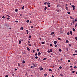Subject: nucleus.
Instances as JSON below:
<instances>
[{"mask_svg": "<svg viewBox=\"0 0 77 77\" xmlns=\"http://www.w3.org/2000/svg\"><path fill=\"white\" fill-rule=\"evenodd\" d=\"M4 26H6L7 27L9 26L8 24H7L6 23H5V24H4Z\"/></svg>", "mask_w": 77, "mask_h": 77, "instance_id": "nucleus-1", "label": "nucleus"}, {"mask_svg": "<svg viewBox=\"0 0 77 77\" xmlns=\"http://www.w3.org/2000/svg\"><path fill=\"white\" fill-rule=\"evenodd\" d=\"M37 64L36 63L34 64V65L33 66V67L34 68V67H36L37 66Z\"/></svg>", "mask_w": 77, "mask_h": 77, "instance_id": "nucleus-2", "label": "nucleus"}, {"mask_svg": "<svg viewBox=\"0 0 77 77\" xmlns=\"http://www.w3.org/2000/svg\"><path fill=\"white\" fill-rule=\"evenodd\" d=\"M72 7H73V10H74L75 9V8H75L76 7L74 5H73Z\"/></svg>", "mask_w": 77, "mask_h": 77, "instance_id": "nucleus-3", "label": "nucleus"}, {"mask_svg": "<svg viewBox=\"0 0 77 77\" xmlns=\"http://www.w3.org/2000/svg\"><path fill=\"white\" fill-rule=\"evenodd\" d=\"M27 50H28L29 51H30V49L28 47H27Z\"/></svg>", "mask_w": 77, "mask_h": 77, "instance_id": "nucleus-4", "label": "nucleus"}, {"mask_svg": "<svg viewBox=\"0 0 77 77\" xmlns=\"http://www.w3.org/2000/svg\"><path fill=\"white\" fill-rule=\"evenodd\" d=\"M54 33V32H52L51 33V35H53Z\"/></svg>", "mask_w": 77, "mask_h": 77, "instance_id": "nucleus-5", "label": "nucleus"}, {"mask_svg": "<svg viewBox=\"0 0 77 77\" xmlns=\"http://www.w3.org/2000/svg\"><path fill=\"white\" fill-rule=\"evenodd\" d=\"M60 34H61V33H63V31H62V30H60Z\"/></svg>", "mask_w": 77, "mask_h": 77, "instance_id": "nucleus-6", "label": "nucleus"}, {"mask_svg": "<svg viewBox=\"0 0 77 77\" xmlns=\"http://www.w3.org/2000/svg\"><path fill=\"white\" fill-rule=\"evenodd\" d=\"M54 44H56L57 43V41H55L54 42Z\"/></svg>", "mask_w": 77, "mask_h": 77, "instance_id": "nucleus-7", "label": "nucleus"}, {"mask_svg": "<svg viewBox=\"0 0 77 77\" xmlns=\"http://www.w3.org/2000/svg\"><path fill=\"white\" fill-rule=\"evenodd\" d=\"M26 32H27V34H28L29 33V31L28 30H26Z\"/></svg>", "mask_w": 77, "mask_h": 77, "instance_id": "nucleus-8", "label": "nucleus"}, {"mask_svg": "<svg viewBox=\"0 0 77 77\" xmlns=\"http://www.w3.org/2000/svg\"><path fill=\"white\" fill-rule=\"evenodd\" d=\"M41 43L42 44H44L45 43V42H41Z\"/></svg>", "mask_w": 77, "mask_h": 77, "instance_id": "nucleus-9", "label": "nucleus"}, {"mask_svg": "<svg viewBox=\"0 0 77 77\" xmlns=\"http://www.w3.org/2000/svg\"><path fill=\"white\" fill-rule=\"evenodd\" d=\"M50 51L51 52H52V49H50Z\"/></svg>", "mask_w": 77, "mask_h": 77, "instance_id": "nucleus-10", "label": "nucleus"}, {"mask_svg": "<svg viewBox=\"0 0 77 77\" xmlns=\"http://www.w3.org/2000/svg\"><path fill=\"white\" fill-rule=\"evenodd\" d=\"M47 8L46 6H45V8L44 9V10H46Z\"/></svg>", "mask_w": 77, "mask_h": 77, "instance_id": "nucleus-11", "label": "nucleus"}, {"mask_svg": "<svg viewBox=\"0 0 77 77\" xmlns=\"http://www.w3.org/2000/svg\"><path fill=\"white\" fill-rule=\"evenodd\" d=\"M72 30H73V31H75V29H74V28H73V29H72Z\"/></svg>", "mask_w": 77, "mask_h": 77, "instance_id": "nucleus-12", "label": "nucleus"}, {"mask_svg": "<svg viewBox=\"0 0 77 77\" xmlns=\"http://www.w3.org/2000/svg\"><path fill=\"white\" fill-rule=\"evenodd\" d=\"M66 10L67 11H68V8L67 6L66 7Z\"/></svg>", "mask_w": 77, "mask_h": 77, "instance_id": "nucleus-13", "label": "nucleus"}, {"mask_svg": "<svg viewBox=\"0 0 77 77\" xmlns=\"http://www.w3.org/2000/svg\"><path fill=\"white\" fill-rule=\"evenodd\" d=\"M18 66L19 67L20 66V63H19L18 64Z\"/></svg>", "mask_w": 77, "mask_h": 77, "instance_id": "nucleus-14", "label": "nucleus"}, {"mask_svg": "<svg viewBox=\"0 0 77 77\" xmlns=\"http://www.w3.org/2000/svg\"><path fill=\"white\" fill-rule=\"evenodd\" d=\"M58 39L59 40H60V41L62 40V39H60V38H58Z\"/></svg>", "mask_w": 77, "mask_h": 77, "instance_id": "nucleus-15", "label": "nucleus"}, {"mask_svg": "<svg viewBox=\"0 0 77 77\" xmlns=\"http://www.w3.org/2000/svg\"><path fill=\"white\" fill-rule=\"evenodd\" d=\"M59 51H60V52H61V51H62V50H61V49H59Z\"/></svg>", "mask_w": 77, "mask_h": 77, "instance_id": "nucleus-16", "label": "nucleus"}, {"mask_svg": "<svg viewBox=\"0 0 77 77\" xmlns=\"http://www.w3.org/2000/svg\"><path fill=\"white\" fill-rule=\"evenodd\" d=\"M18 11V9H15V11H16V12H17Z\"/></svg>", "mask_w": 77, "mask_h": 77, "instance_id": "nucleus-17", "label": "nucleus"}, {"mask_svg": "<svg viewBox=\"0 0 77 77\" xmlns=\"http://www.w3.org/2000/svg\"><path fill=\"white\" fill-rule=\"evenodd\" d=\"M72 23L74 24L75 23V20H74L73 21H72Z\"/></svg>", "mask_w": 77, "mask_h": 77, "instance_id": "nucleus-18", "label": "nucleus"}, {"mask_svg": "<svg viewBox=\"0 0 77 77\" xmlns=\"http://www.w3.org/2000/svg\"><path fill=\"white\" fill-rule=\"evenodd\" d=\"M73 56H75V55H77V54H73Z\"/></svg>", "mask_w": 77, "mask_h": 77, "instance_id": "nucleus-19", "label": "nucleus"}, {"mask_svg": "<svg viewBox=\"0 0 77 77\" xmlns=\"http://www.w3.org/2000/svg\"><path fill=\"white\" fill-rule=\"evenodd\" d=\"M70 34H71V35H72V31H71L70 32Z\"/></svg>", "mask_w": 77, "mask_h": 77, "instance_id": "nucleus-20", "label": "nucleus"}, {"mask_svg": "<svg viewBox=\"0 0 77 77\" xmlns=\"http://www.w3.org/2000/svg\"><path fill=\"white\" fill-rule=\"evenodd\" d=\"M20 29L21 30H23V27H22Z\"/></svg>", "mask_w": 77, "mask_h": 77, "instance_id": "nucleus-21", "label": "nucleus"}, {"mask_svg": "<svg viewBox=\"0 0 77 77\" xmlns=\"http://www.w3.org/2000/svg\"><path fill=\"white\" fill-rule=\"evenodd\" d=\"M66 42L67 43H68L69 42V41L68 40H66Z\"/></svg>", "mask_w": 77, "mask_h": 77, "instance_id": "nucleus-22", "label": "nucleus"}, {"mask_svg": "<svg viewBox=\"0 0 77 77\" xmlns=\"http://www.w3.org/2000/svg\"><path fill=\"white\" fill-rule=\"evenodd\" d=\"M54 46L56 47L57 48V45H54Z\"/></svg>", "mask_w": 77, "mask_h": 77, "instance_id": "nucleus-23", "label": "nucleus"}, {"mask_svg": "<svg viewBox=\"0 0 77 77\" xmlns=\"http://www.w3.org/2000/svg\"><path fill=\"white\" fill-rule=\"evenodd\" d=\"M23 63H25V61L24 60H23Z\"/></svg>", "mask_w": 77, "mask_h": 77, "instance_id": "nucleus-24", "label": "nucleus"}, {"mask_svg": "<svg viewBox=\"0 0 77 77\" xmlns=\"http://www.w3.org/2000/svg\"><path fill=\"white\" fill-rule=\"evenodd\" d=\"M31 35H29V37L30 38H31Z\"/></svg>", "mask_w": 77, "mask_h": 77, "instance_id": "nucleus-25", "label": "nucleus"}, {"mask_svg": "<svg viewBox=\"0 0 77 77\" xmlns=\"http://www.w3.org/2000/svg\"><path fill=\"white\" fill-rule=\"evenodd\" d=\"M49 71H51V72H52V69H50L49 70Z\"/></svg>", "mask_w": 77, "mask_h": 77, "instance_id": "nucleus-26", "label": "nucleus"}, {"mask_svg": "<svg viewBox=\"0 0 77 77\" xmlns=\"http://www.w3.org/2000/svg\"><path fill=\"white\" fill-rule=\"evenodd\" d=\"M43 68L42 67L41 68V69H40V70H43Z\"/></svg>", "mask_w": 77, "mask_h": 77, "instance_id": "nucleus-27", "label": "nucleus"}, {"mask_svg": "<svg viewBox=\"0 0 77 77\" xmlns=\"http://www.w3.org/2000/svg\"><path fill=\"white\" fill-rule=\"evenodd\" d=\"M38 55H41V53L40 52H38Z\"/></svg>", "mask_w": 77, "mask_h": 77, "instance_id": "nucleus-28", "label": "nucleus"}, {"mask_svg": "<svg viewBox=\"0 0 77 77\" xmlns=\"http://www.w3.org/2000/svg\"><path fill=\"white\" fill-rule=\"evenodd\" d=\"M29 20H27L26 21V22H27V23H29Z\"/></svg>", "mask_w": 77, "mask_h": 77, "instance_id": "nucleus-29", "label": "nucleus"}, {"mask_svg": "<svg viewBox=\"0 0 77 77\" xmlns=\"http://www.w3.org/2000/svg\"><path fill=\"white\" fill-rule=\"evenodd\" d=\"M21 43V41L20 40H19V43L20 44V43Z\"/></svg>", "mask_w": 77, "mask_h": 77, "instance_id": "nucleus-30", "label": "nucleus"}, {"mask_svg": "<svg viewBox=\"0 0 77 77\" xmlns=\"http://www.w3.org/2000/svg\"><path fill=\"white\" fill-rule=\"evenodd\" d=\"M67 13H68V14H70V13L68 11V12H67Z\"/></svg>", "mask_w": 77, "mask_h": 77, "instance_id": "nucleus-31", "label": "nucleus"}, {"mask_svg": "<svg viewBox=\"0 0 77 77\" xmlns=\"http://www.w3.org/2000/svg\"><path fill=\"white\" fill-rule=\"evenodd\" d=\"M50 51H49V50H48V53H50Z\"/></svg>", "mask_w": 77, "mask_h": 77, "instance_id": "nucleus-32", "label": "nucleus"}, {"mask_svg": "<svg viewBox=\"0 0 77 77\" xmlns=\"http://www.w3.org/2000/svg\"><path fill=\"white\" fill-rule=\"evenodd\" d=\"M70 33L69 32H68L67 34L68 35H69Z\"/></svg>", "mask_w": 77, "mask_h": 77, "instance_id": "nucleus-33", "label": "nucleus"}, {"mask_svg": "<svg viewBox=\"0 0 77 77\" xmlns=\"http://www.w3.org/2000/svg\"><path fill=\"white\" fill-rule=\"evenodd\" d=\"M52 45H53L52 44H50V46H52Z\"/></svg>", "mask_w": 77, "mask_h": 77, "instance_id": "nucleus-34", "label": "nucleus"}, {"mask_svg": "<svg viewBox=\"0 0 77 77\" xmlns=\"http://www.w3.org/2000/svg\"><path fill=\"white\" fill-rule=\"evenodd\" d=\"M46 59H47V58H44L43 60H45Z\"/></svg>", "mask_w": 77, "mask_h": 77, "instance_id": "nucleus-35", "label": "nucleus"}, {"mask_svg": "<svg viewBox=\"0 0 77 77\" xmlns=\"http://www.w3.org/2000/svg\"><path fill=\"white\" fill-rule=\"evenodd\" d=\"M24 6H23L22 7V9H24Z\"/></svg>", "mask_w": 77, "mask_h": 77, "instance_id": "nucleus-36", "label": "nucleus"}, {"mask_svg": "<svg viewBox=\"0 0 77 77\" xmlns=\"http://www.w3.org/2000/svg\"><path fill=\"white\" fill-rule=\"evenodd\" d=\"M66 49L67 51H68V48H66Z\"/></svg>", "mask_w": 77, "mask_h": 77, "instance_id": "nucleus-37", "label": "nucleus"}, {"mask_svg": "<svg viewBox=\"0 0 77 77\" xmlns=\"http://www.w3.org/2000/svg\"><path fill=\"white\" fill-rule=\"evenodd\" d=\"M70 18H71V19H74V18H72V16H70Z\"/></svg>", "mask_w": 77, "mask_h": 77, "instance_id": "nucleus-38", "label": "nucleus"}, {"mask_svg": "<svg viewBox=\"0 0 77 77\" xmlns=\"http://www.w3.org/2000/svg\"><path fill=\"white\" fill-rule=\"evenodd\" d=\"M74 68H75V69H76V68H77V67L76 66H75L74 67Z\"/></svg>", "mask_w": 77, "mask_h": 77, "instance_id": "nucleus-39", "label": "nucleus"}, {"mask_svg": "<svg viewBox=\"0 0 77 77\" xmlns=\"http://www.w3.org/2000/svg\"><path fill=\"white\" fill-rule=\"evenodd\" d=\"M38 58V57L36 56V57H35V59H37Z\"/></svg>", "mask_w": 77, "mask_h": 77, "instance_id": "nucleus-40", "label": "nucleus"}, {"mask_svg": "<svg viewBox=\"0 0 77 77\" xmlns=\"http://www.w3.org/2000/svg\"><path fill=\"white\" fill-rule=\"evenodd\" d=\"M68 62L69 63V62H70V60H68Z\"/></svg>", "mask_w": 77, "mask_h": 77, "instance_id": "nucleus-41", "label": "nucleus"}, {"mask_svg": "<svg viewBox=\"0 0 77 77\" xmlns=\"http://www.w3.org/2000/svg\"><path fill=\"white\" fill-rule=\"evenodd\" d=\"M59 11H60V9H58V10L57 11V12H59Z\"/></svg>", "mask_w": 77, "mask_h": 77, "instance_id": "nucleus-42", "label": "nucleus"}, {"mask_svg": "<svg viewBox=\"0 0 77 77\" xmlns=\"http://www.w3.org/2000/svg\"><path fill=\"white\" fill-rule=\"evenodd\" d=\"M12 76H14V74H13V73H12Z\"/></svg>", "mask_w": 77, "mask_h": 77, "instance_id": "nucleus-43", "label": "nucleus"}, {"mask_svg": "<svg viewBox=\"0 0 77 77\" xmlns=\"http://www.w3.org/2000/svg\"><path fill=\"white\" fill-rule=\"evenodd\" d=\"M47 4H48V5H49L50 4V3L49 2H48L47 3Z\"/></svg>", "mask_w": 77, "mask_h": 77, "instance_id": "nucleus-44", "label": "nucleus"}, {"mask_svg": "<svg viewBox=\"0 0 77 77\" xmlns=\"http://www.w3.org/2000/svg\"><path fill=\"white\" fill-rule=\"evenodd\" d=\"M60 75L61 76H63V75L62 74H60Z\"/></svg>", "mask_w": 77, "mask_h": 77, "instance_id": "nucleus-45", "label": "nucleus"}, {"mask_svg": "<svg viewBox=\"0 0 77 77\" xmlns=\"http://www.w3.org/2000/svg\"><path fill=\"white\" fill-rule=\"evenodd\" d=\"M44 75H45V76H47V75L46 74H44Z\"/></svg>", "mask_w": 77, "mask_h": 77, "instance_id": "nucleus-46", "label": "nucleus"}, {"mask_svg": "<svg viewBox=\"0 0 77 77\" xmlns=\"http://www.w3.org/2000/svg\"><path fill=\"white\" fill-rule=\"evenodd\" d=\"M35 54V56H36L38 55V54L37 53H36Z\"/></svg>", "mask_w": 77, "mask_h": 77, "instance_id": "nucleus-47", "label": "nucleus"}, {"mask_svg": "<svg viewBox=\"0 0 77 77\" xmlns=\"http://www.w3.org/2000/svg\"><path fill=\"white\" fill-rule=\"evenodd\" d=\"M59 68H60V69H61L62 68V67H61V66H60L59 67Z\"/></svg>", "mask_w": 77, "mask_h": 77, "instance_id": "nucleus-48", "label": "nucleus"}, {"mask_svg": "<svg viewBox=\"0 0 77 77\" xmlns=\"http://www.w3.org/2000/svg\"><path fill=\"white\" fill-rule=\"evenodd\" d=\"M47 3V2H45V3H44V4L45 5H46Z\"/></svg>", "mask_w": 77, "mask_h": 77, "instance_id": "nucleus-49", "label": "nucleus"}, {"mask_svg": "<svg viewBox=\"0 0 77 77\" xmlns=\"http://www.w3.org/2000/svg\"><path fill=\"white\" fill-rule=\"evenodd\" d=\"M72 73H74V72H75V71H73L72 72Z\"/></svg>", "mask_w": 77, "mask_h": 77, "instance_id": "nucleus-50", "label": "nucleus"}, {"mask_svg": "<svg viewBox=\"0 0 77 77\" xmlns=\"http://www.w3.org/2000/svg\"><path fill=\"white\" fill-rule=\"evenodd\" d=\"M29 46H32V45L31 44H28V45Z\"/></svg>", "mask_w": 77, "mask_h": 77, "instance_id": "nucleus-51", "label": "nucleus"}, {"mask_svg": "<svg viewBox=\"0 0 77 77\" xmlns=\"http://www.w3.org/2000/svg\"><path fill=\"white\" fill-rule=\"evenodd\" d=\"M75 38L76 39V40H77V37H75Z\"/></svg>", "mask_w": 77, "mask_h": 77, "instance_id": "nucleus-52", "label": "nucleus"}, {"mask_svg": "<svg viewBox=\"0 0 77 77\" xmlns=\"http://www.w3.org/2000/svg\"><path fill=\"white\" fill-rule=\"evenodd\" d=\"M37 51L38 52L39 51V49H37Z\"/></svg>", "mask_w": 77, "mask_h": 77, "instance_id": "nucleus-53", "label": "nucleus"}, {"mask_svg": "<svg viewBox=\"0 0 77 77\" xmlns=\"http://www.w3.org/2000/svg\"><path fill=\"white\" fill-rule=\"evenodd\" d=\"M38 77H39V74H38L37 75V76Z\"/></svg>", "mask_w": 77, "mask_h": 77, "instance_id": "nucleus-54", "label": "nucleus"}, {"mask_svg": "<svg viewBox=\"0 0 77 77\" xmlns=\"http://www.w3.org/2000/svg\"><path fill=\"white\" fill-rule=\"evenodd\" d=\"M77 26V23H76L75 25V27H76V26Z\"/></svg>", "mask_w": 77, "mask_h": 77, "instance_id": "nucleus-55", "label": "nucleus"}, {"mask_svg": "<svg viewBox=\"0 0 77 77\" xmlns=\"http://www.w3.org/2000/svg\"><path fill=\"white\" fill-rule=\"evenodd\" d=\"M48 7H51V5H48Z\"/></svg>", "mask_w": 77, "mask_h": 77, "instance_id": "nucleus-56", "label": "nucleus"}, {"mask_svg": "<svg viewBox=\"0 0 77 77\" xmlns=\"http://www.w3.org/2000/svg\"><path fill=\"white\" fill-rule=\"evenodd\" d=\"M33 53H34V52H35V50H33Z\"/></svg>", "mask_w": 77, "mask_h": 77, "instance_id": "nucleus-57", "label": "nucleus"}, {"mask_svg": "<svg viewBox=\"0 0 77 77\" xmlns=\"http://www.w3.org/2000/svg\"><path fill=\"white\" fill-rule=\"evenodd\" d=\"M28 73L27 72H26V74H25V75H27V74Z\"/></svg>", "mask_w": 77, "mask_h": 77, "instance_id": "nucleus-58", "label": "nucleus"}, {"mask_svg": "<svg viewBox=\"0 0 77 77\" xmlns=\"http://www.w3.org/2000/svg\"><path fill=\"white\" fill-rule=\"evenodd\" d=\"M2 18H3V19H4V18H5V17H4V16L2 17Z\"/></svg>", "mask_w": 77, "mask_h": 77, "instance_id": "nucleus-59", "label": "nucleus"}, {"mask_svg": "<svg viewBox=\"0 0 77 77\" xmlns=\"http://www.w3.org/2000/svg\"><path fill=\"white\" fill-rule=\"evenodd\" d=\"M71 45L69 44V46L71 47Z\"/></svg>", "mask_w": 77, "mask_h": 77, "instance_id": "nucleus-60", "label": "nucleus"}, {"mask_svg": "<svg viewBox=\"0 0 77 77\" xmlns=\"http://www.w3.org/2000/svg\"><path fill=\"white\" fill-rule=\"evenodd\" d=\"M5 77H8V76L7 75H6Z\"/></svg>", "mask_w": 77, "mask_h": 77, "instance_id": "nucleus-61", "label": "nucleus"}, {"mask_svg": "<svg viewBox=\"0 0 77 77\" xmlns=\"http://www.w3.org/2000/svg\"><path fill=\"white\" fill-rule=\"evenodd\" d=\"M23 15V14H20V16H22Z\"/></svg>", "mask_w": 77, "mask_h": 77, "instance_id": "nucleus-62", "label": "nucleus"}, {"mask_svg": "<svg viewBox=\"0 0 77 77\" xmlns=\"http://www.w3.org/2000/svg\"><path fill=\"white\" fill-rule=\"evenodd\" d=\"M63 60V59L62 58H61L60 59V60Z\"/></svg>", "mask_w": 77, "mask_h": 77, "instance_id": "nucleus-63", "label": "nucleus"}, {"mask_svg": "<svg viewBox=\"0 0 77 77\" xmlns=\"http://www.w3.org/2000/svg\"><path fill=\"white\" fill-rule=\"evenodd\" d=\"M75 52L76 53H77V50H75Z\"/></svg>", "mask_w": 77, "mask_h": 77, "instance_id": "nucleus-64", "label": "nucleus"}]
</instances>
